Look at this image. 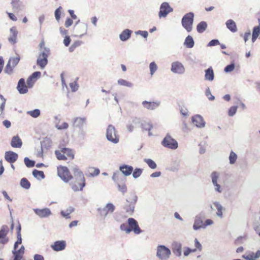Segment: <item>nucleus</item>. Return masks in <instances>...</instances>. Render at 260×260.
<instances>
[{
	"label": "nucleus",
	"mask_w": 260,
	"mask_h": 260,
	"mask_svg": "<svg viewBox=\"0 0 260 260\" xmlns=\"http://www.w3.org/2000/svg\"><path fill=\"white\" fill-rule=\"evenodd\" d=\"M74 180L70 183L72 189L75 192L82 191L85 186V178L83 172L77 167L73 168Z\"/></svg>",
	"instance_id": "obj_1"
},
{
	"label": "nucleus",
	"mask_w": 260,
	"mask_h": 260,
	"mask_svg": "<svg viewBox=\"0 0 260 260\" xmlns=\"http://www.w3.org/2000/svg\"><path fill=\"white\" fill-rule=\"evenodd\" d=\"M112 180L117 184L118 190L123 194L127 191V187L125 184L126 178L118 171L114 172Z\"/></svg>",
	"instance_id": "obj_2"
},
{
	"label": "nucleus",
	"mask_w": 260,
	"mask_h": 260,
	"mask_svg": "<svg viewBox=\"0 0 260 260\" xmlns=\"http://www.w3.org/2000/svg\"><path fill=\"white\" fill-rule=\"evenodd\" d=\"M106 138L107 140L114 144H117L119 142V136L115 127L110 124L106 131Z\"/></svg>",
	"instance_id": "obj_3"
},
{
	"label": "nucleus",
	"mask_w": 260,
	"mask_h": 260,
	"mask_svg": "<svg viewBox=\"0 0 260 260\" xmlns=\"http://www.w3.org/2000/svg\"><path fill=\"white\" fill-rule=\"evenodd\" d=\"M193 18L194 14L192 12H189L186 14L182 18L181 23L182 26L188 32L192 30Z\"/></svg>",
	"instance_id": "obj_4"
},
{
	"label": "nucleus",
	"mask_w": 260,
	"mask_h": 260,
	"mask_svg": "<svg viewBox=\"0 0 260 260\" xmlns=\"http://www.w3.org/2000/svg\"><path fill=\"white\" fill-rule=\"evenodd\" d=\"M50 49L44 47L43 50L41 51L37 60V64L43 69L48 63V57L49 54Z\"/></svg>",
	"instance_id": "obj_5"
},
{
	"label": "nucleus",
	"mask_w": 260,
	"mask_h": 260,
	"mask_svg": "<svg viewBox=\"0 0 260 260\" xmlns=\"http://www.w3.org/2000/svg\"><path fill=\"white\" fill-rule=\"evenodd\" d=\"M164 147L175 150L178 147L177 141L173 138L169 134H167L161 142Z\"/></svg>",
	"instance_id": "obj_6"
},
{
	"label": "nucleus",
	"mask_w": 260,
	"mask_h": 260,
	"mask_svg": "<svg viewBox=\"0 0 260 260\" xmlns=\"http://www.w3.org/2000/svg\"><path fill=\"white\" fill-rule=\"evenodd\" d=\"M156 250V256L160 260H168L171 254V250L165 245L157 246Z\"/></svg>",
	"instance_id": "obj_7"
},
{
	"label": "nucleus",
	"mask_w": 260,
	"mask_h": 260,
	"mask_svg": "<svg viewBox=\"0 0 260 260\" xmlns=\"http://www.w3.org/2000/svg\"><path fill=\"white\" fill-rule=\"evenodd\" d=\"M57 174L60 179L66 183L69 182L73 178V176L66 167H58L57 168Z\"/></svg>",
	"instance_id": "obj_8"
},
{
	"label": "nucleus",
	"mask_w": 260,
	"mask_h": 260,
	"mask_svg": "<svg viewBox=\"0 0 260 260\" xmlns=\"http://www.w3.org/2000/svg\"><path fill=\"white\" fill-rule=\"evenodd\" d=\"M87 28V24L85 23H80V20H79L74 25V30L76 34L75 36H78L80 38L82 37L83 36L86 34Z\"/></svg>",
	"instance_id": "obj_9"
},
{
	"label": "nucleus",
	"mask_w": 260,
	"mask_h": 260,
	"mask_svg": "<svg viewBox=\"0 0 260 260\" xmlns=\"http://www.w3.org/2000/svg\"><path fill=\"white\" fill-rule=\"evenodd\" d=\"M170 70L172 73L179 75H182L185 72V69L183 64L179 61L172 62Z\"/></svg>",
	"instance_id": "obj_10"
},
{
	"label": "nucleus",
	"mask_w": 260,
	"mask_h": 260,
	"mask_svg": "<svg viewBox=\"0 0 260 260\" xmlns=\"http://www.w3.org/2000/svg\"><path fill=\"white\" fill-rule=\"evenodd\" d=\"M173 11V8L170 7L169 3L164 2L160 5L158 16L160 18L162 17L165 18L169 13L172 12Z\"/></svg>",
	"instance_id": "obj_11"
},
{
	"label": "nucleus",
	"mask_w": 260,
	"mask_h": 260,
	"mask_svg": "<svg viewBox=\"0 0 260 260\" xmlns=\"http://www.w3.org/2000/svg\"><path fill=\"white\" fill-rule=\"evenodd\" d=\"M115 209V206L112 203H109L104 208H98V211L101 216L106 217L109 213H112Z\"/></svg>",
	"instance_id": "obj_12"
},
{
	"label": "nucleus",
	"mask_w": 260,
	"mask_h": 260,
	"mask_svg": "<svg viewBox=\"0 0 260 260\" xmlns=\"http://www.w3.org/2000/svg\"><path fill=\"white\" fill-rule=\"evenodd\" d=\"M204 218V213L203 212H201L195 216L194 223L193 224V229L194 230L198 231L201 229H203Z\"/></svg>",
	"instance_id": "obj_13"
},
{
	"label": "nucleus",
	"mask_w": 260,
	"mask_h": 260,
	"mask_svg": "<svg viewBox=\"0 0 260 260\" xmlns=\"http://www.w3.org/2000/svg\"><path fill=\"white\" fill-rule=\"evenodd\" d=\"M142 105L144 108L148 110H154L160 106V102L159 101L153 102L144 101L142 102Z\"/></svg>",
	"instance_id": "obj_14"
},
{
	"label": "nucleus",
	"mask_w": 260,
	"mask_h": 260,
	"mask_svg": "<svg viewBox=\"0 0 260 260\" xmlns=\"http://www.w3.org/2000/svg\"><path fill=\"white\" fill-rule=\"evenodd\" d=\"M192 122L198 128H203L205 126L206 122L203 117L199 114H197L191 117Z\"/></svg>",
	"instance_id": "obj_15"
},
{
	"label": "nucleus",
	"mask_w": 260,
	"mask_h": 260,
	"mask_svg": "<svg viewBox=\"0 0 260 260\" xmlns=\"http://www.w3.org/2000/svg\"><path fill=\"white\" fill-rule=\"evenodd\" d=\"M127 223L132 231H133L135 234H139L142 233V230L139 228L138 223L136 219L133 218H129Z\"/></svg>",
	"instance_id": "obj_16"
},
{
	"label": "nucleus",
	"mask_w": 260,
	"mask_h": 260,
	"mask_svg": "<svg viewBox=\"0 0 260 260\" xmlns=\"http://www.w3.org/2000/svg\"><path fill=\"white\" fill-rule=\"evenodd\" d=\"M33 210L36 215L41 218L48 217L52 214L51 210L47 208L44 209L35 208Z\"/></svg>",
	"instance_id": "obj_17"
},
{
	"label": "nucleus",
	"mask_w": 260,
	"mask_h": 260,
	"mask_svg": "<svg viewBox=\"0 0 260 260\" xmlns=\"http://www.w3.org/2000/svg\"><path fill=\"white\" fill-rule=\"evenodd\" d=\"M9 232V228L7 225H3L0 230V243L5 244L8 242L7 235Z\"/></svg>",
	"instance_id": "obj_18"
},
{
	"label": "nucleus",
	"mask_w": 260,
	"mask_h": 260,
	"mask_svg": "<svg viewBox=\"0 0 260 260\" xmlns=\"http://www.w3.org/2000/svg\"><path fill=\"white\" fill-rule=\"evenodd\" d=\"M18 158V154L14 152L9 151L5 152V158L10 164L14 163L17 160Z\"/></svg>",
	"instance_id": "obj_19"
},
{
	"label": "nucleus",
	"mask_w": 260,
	"mask_h": 260,
	"mask_svg": "<svg viewBox=\"0 0 260 260\" xmlns=\"http://www.w3.org/2000/svg\"><path fill=\"white\" fill-rule=\"evenodd\" d=\"M17 89L20 94H25L28 92V87L25 84V80L21 78L17 84Z\"/></svg>",
	"instance_id": "obj_20"
},
{
	"label": "nucleus",
	"mask_w": 260,
	"mask_h": 260,
	"mask_svg": "<svg viewBox=\"0 0 260 260\" xmlns=\"http://www.w3.org/2000/svg\"><path fill=\"white\" fill-rule=\"evenodd\" d=\"M11 6L14 12H19L24 9V6L20 0H12Z\"/></svg>",
	"instance_id": "obj_21"
},
{
	"label": "nucleus",
	"mask_w": 260,
	"mask_h": 260,
	"mask_svg": "<svg viewBox=\"0 0 260 260\" xmlns=\"http://www.w3.org/2000/svg\"><path fill=\"white\" fill-rule=\"evenodd\" d=\"M86 122L85 117H76L73 120V126L79 129L83 128V126Z\"/></svg>",
	"instance_id": "obj_22"
},
{
	"label": "nucleus",
	"mask_w": 260,
	"mask_h": 260,
	"mask_svg": "<svg viewBox=\"0 0 260 260\" xmlns=\"http://www.w3.org/2000/svg\"><path fill=\"white\" fill-rule=\"evenodd\" d=\"M119 170L125 176H128L132 173L134 168L131 166L123 165L119 167Z\"/></svg>",
	"instance_id": "obj_23"
},
{
	"label": "nucleus",
	"mask_w": 260,
	"mask_h": 260,
	"mask_svg": "<svg viewBox=\"0 0 260 260\" xmlns=\"http://www.w3.org/2000/svg\"><path fill=\"white\" fill-rule=\"evenodd\" d=\"M66 246V242L64 241H57L51 245L52 248L56 251H61L64 249Z\"/></svg>",
	"instance_id": "obj_24"
},
{
	"label": "nucleus",
	"mask_w": 260,
	"mask_h": 260,
	"mask_svg": "<svg viewBox=\"0 0 260 260\" xmlns=\"http://www.w3.org/2000/svg\"><path fill=\"white\" fill-rule=\"evenodd\" d=\"M10 31L11 36L8 38V40L12 44H15L17 42L18 31L16 27L13 26L10 28Z\"/></svg>",
	"instance_id": "obj_25"
},
{
	"label": "nucleus",
	"mask_w": 260,
	"mask_h": 260,
	"mask_svg": "<svg viewBox=\"0 0 260 260\" xmlns=\"http://www.w3.org/2000/svg\"><path fill=\"white\" fill-rule=\"evenodd\" d=\"M173 252L177 256H180L182 254V245L180 242H174L173 244Z\"/></svg>",
	"instance_id": "obj_26"
},
{
	"label": "nucleus",
	"mask_w": 260,
	"mask_h": 260,
	"mask_svg": "<svg viewBox=\"0 0 260 260\" xmlns=\"http://www.w3.org/2000/svg\"><path fill=\"white\" fill-rule=\"evenodd\" d=\"M213 205L215 207L217 210L216 215L222 218L223 217V210H225V209L222 206V205L218 201H215L213 202Z\"/></svg>",
	"instance_id": "obj_27"
},
{
	"label": "nucleus",
	"mask_w": 260,
	"mask_h": 260,
	"mask_svg": "<svg viewBox=\"0 0 260 260\" xmlns=\"http://www.w3.org/2000/svg\"><path fill=\"white\" fill-rule=\"evenodd\" d=\"M205 80L209 81H212L214 79L213 70L211 67L208 68L205 71Z\"/></svg>",
	"instance_id": "obj_28"
},
{
	"label": "nucleus",
	"mask_w": 260,
	"mask_h": 260,
	"mask_svg": "<svg viewBox=\"0 0 260 260\" xmlns=\"http://www.w3.org/2000/svg\"><path fill=\"white\" fill-rule=\"evenodd\" d=\"M22 142L18 136H14L11 142V145L14 148H20L22 146Z\"/></svg>",
	"instance_id": "obj_29"
},
{
	"label": "nucleus",
	"mask_w": 260,
	"mask_h": 260,
	"mask_svg": "<svg viewBox=\"0 0 260 260\" xmlns=\"http://www.w3.org/2000/svg\"><path fill=\"white\" fill-rule=\"evenodd\" d=\"M132 31L125 29L119 35V38L122 41H126L129 39L131 36Z\"/></svg>",
	"instance_id": "obj_30"
},
{
	"label": "nucleus",
	"mask_w": 260,
	"mask_h": 260,
	"mask_svg": "<svg viewBox=\"0 0 260 260\" xmlns=\"http://www.w3.org/2000/svg\"><path fill=\"white\" fill-rule=\"evenodd\" d=\"M138 197L136 195L133 197L132 201L130 203L128 207L126 208V211L128 213H133L135 209V204L137 202Z\"/></svg>",
	"instance_id": "obj_31"
},
{
	"label": "nucleus",
	"mask_w": 260,
	"mask_h": 260,
	"mask_svg": "<svg viewBox=\"0 0 260 260\" xmlns=\"http://www.w3.org/2000/svg\"><path fill=\"white\" fill-rule=\"evenodd\" d=\"M100 171L98 168L90 167L88 169L85 174L89 177H94L99 175Z\"/></svg>",
	"instance_id": "obj_32"
},
{
	"label": "nucleus",
	"mask_w": 260,
	"mask_h": 260,
	"mask_svg": "<svg viewBox=\"0 0 260 260\" xmlns=\"http://www.w3.org/2000/svg\"><path fill=\"white\" fill-rule=\"evenodd\" d=\"M59 148L61 150V152L64 154V155H67L68 156L71 157V158H74V153L72 149L61 147L60 145L59 146Z\"/></svg>",
	"instance_id": "obj_33"
},
{
	"label": "nucleus",
	"mask_w": 260,
	"mask_h": 260,
	"mask_svg": "<svg viewBox=\"0 0 260 260\" xmlns=\"http://www.w3.org/2000/svg\"><path fill=\"white\" fill-rule=\"evenodd\" d=\"M194 42L193 38L191 36L188 35L185 39L184 45L187 48H191L194 46Z\"/></svg>",
	"instance_id": "obj_34"
},
{
	"label": "nucleus",
	"mask_w": 260,
	"mask_h": 260,
	"mask_svg": "<svg viewBox=\"0 0 260 260\" xmlns=\"http://www.w3.org/2000/svg\"><path fill=\"white\" fill-rule=\"evenodd\" d=\"M225 24L227 28L232 32H235L237 30L236 23L233 20H228Z\"/></svg>",
	"instance_id": "obj_35"
},
{
	"label": "nucleus",
	"mask_w": 260,
	"mask_h": 260,
	"mask_svg": "<svg viewBox=\"0 0 260 260\" xmlns=\"http://www.w3.org/2000/svg\"><path fill=\"white\" fill-rule=\"evenodd\" d=\"M210 177H211L212 183L213 186L216 185L217 184H219L218 183V180L219 178V173L218 172H216V171L213 172L211 174Z\"/></svg>",
	"instance_id": "obj_36"
},
{
	"label": "nucleus",
	"mask_w": 260,
	"mask_h": 260,
	"mask_svg": "<svg viewBox=\"0 0 260 260\" xmlns=\"http://www.w3.org/2000/svg\"><path fill=\"white\" fill-rule=\"evenodd\" d=\"M141 126L142 128L144 130L149 131V136L152 135V134L150 132V131L152 129L153 126H152V124L150 122L143 121V122L141 123Z\"/></svg>",
	"instance_id": "obj_37"
},
{
	"label": "nucleus",
	"mask_w": 260,
	"mask_h": 260,
	"mask_svg": "<svg viewBox=\"0 0 260 260\" xmlns=\"http://www.w3.org/2000/svg\"><path fill=\"white\" fill-rule=\"evenodd\" d=\"M207 28V24L205 21H201L200 22L197 26V30L198 32L202 33Z\"/></svg>",
	"instance_id": "obj_38"
},
{
	"label": "nucleus",
	"mask_w": 260,
	"mask_h": 260,
	"mask_svg": "<svg viewBox=\"0 0 260 260\" xmlns=\"http://www.w3.org/2000/svg\"><path fill=\"white\" fill-rule=\"evenodd\" d=\"M32 175L34 177L36 178L38 180L44 179L45 177L44 173L43 171H39L36 169L32 171Z\"/></svg>",
	"instance_id": "obj_39"
},
{
	"label": "nucleus",
	"mask_w": 260,
	"mask_h": 260,
	"mask_svg": "<svg viewBox=\"0 0 260 260\" xmlns=\"http://www.w3.org/2000/svg\"><path fill=\"white\" fill-rule=\"evenodd\" d=\"M20 185L23 188L28 189L30 187V183L26 178H23L21 179Z\"/></svg>",
	"instance_id": "obj_40"
},
{
	"label": "nucleus",
	"mask_w": 260,
	"mask_h": 260,
	"mask_svg": "<svg viewBox=\"0 0 260 260\" xmlns=\"http://www.w3.org/2000/svg\"><path fill=\"white\" fill-rule=\"evenodd\" d=\"M144 161L152 169H155L157 167L156 163L150 158H144Z\"/></svg>",
	"instance_id": "obj_41"
},
{
	"label": "nucleus",
	"mask_w": 260,
	"mask_h": 260,
	"mask_svg": "<svg viewBox=\"0 0 260 260\" xmlns=\"http://www.w3.org/2000/svg\"><path fill=\"white\" fill-rule=\"evenodd\" d=\"M74 211V208L72 207H69L66 211H61L60 213L61 215L66 218H70V214Z\"/></svg>",
	"instance_id": "obj_42"
},
{
	"label": "nucleus",
	"mask_w": 260,
	"mask_h": 260,
	"mask_svg": "<svg viewBox=\"0 0 260 260\" xmlns=\"http://www.w3.org/2000/svg\"><path fill=\"white\" fill-rule=\"evenodd\" d=\"M117 83L120 85L127 87H132L133 86V84L132 83L122 79H119L117 81Z\"/></svg>",
	"instance_id": "obj_43"
},
{
	"label": "nucleus",
	"mask_w": 260,
	"mask_h": 260,
	"mask_svg": "<svg viewBox=\"0 0 260 260\" xmlns=\"http://www.w3.org/2000/svg\"><path fill=\"white\" fill-rule=\"evenodd\" d=\"M157 69V65L154 61H152L149 64L150 73L151 76L154 75Z\"/></svg>",
	"instance_id": "obj_44"
},
{
	"label": "nucleus",
	"mask_w": 260,
	"mask_h": 260,
	"mask_svg": "<svg viewBox=\"0 0 260 260\" xmlns=\"http://www.w3.org/2000/svg\"><path fill=\"white\" fill-rule=\"evenodd\" d=\"M6 99L2 94H0V115L2 114L5 109L6 104Z\"/></svg>",
	"instance_id": "obj_45"
},
{
	"label": "nucleus",
	"mask_w": 260,
	"mask_h": 260,
	"mask_svg": "<svg viewBox=\"0 0 260 260\" xmlns=\"http://www.w3.org/2000/svg\"><path fill=\"white\" fill-rule=\"evenodd\" d=\"M55 155L56 156V158L58 160H66L67 159V158L66 156V155H64V154L62 153V152H61V150L60 149L55 150Z\"/></svg>",
	"instance_id": "obj_46"
},
{
	"label": "nucleus",
	"mask_w": 260,
	"mask_h": 260,
	"mask_svg": "<svg viewBox=\"0 0 260 260\" xmlns=\"http://www.w3.org/2000/svg\"><path fill=\"white\" fill-rule=\"evenodd\" d=\"M24 162L25 166L27 168H32L35 165V161L32 160H30L28 157H25L24 158Z\"/></svg>",
	"instance_id": "obj_47"
},
{
	"label": "nucleus",
	"mask_w": 260,
	"mask_h": 260,
	"mask_svg": "<svg viewBox=\"0 0 260 260\" xmlns=\"http://www.w3.org/2000/svg\"><path fill=\"white\" fill-rule=\"evenodd\" d=\"M27 114L33 118H37L40 115V111L39 109H36L32 111H27Z\"/></svg>",
	"instance_id": "obj_48"
},
{
	"label": "nucleus",
	"mask_w": 260,
	"mask_h": 260,
	"mask_svg": "<svg viewBox=\"0 0 260 260\" xmlns=\"http://www.w3.org/2000/svg\"><path fill=\"white\" fill-rule=\"evenodd\" d=\"M14 68V67H13L9 62H8L5 68L4 72L6 74L11 75L13 73Z\"/></svg>",
	"instance_id": "obj_49"
},
{
	"label": "nucleus",
	"mask_w": 260,
	"mask_h": 260,
	"mask_svg": "<svg viewBox=\"0 0 260 260\" xmlns=\"http://www.w3.org/2000/svg\"><path fill=\"white\" fill-rule=\"evenodd\" d=\"M237 159V154L232 151L230 152V156H229V160H230V164L231 165L234 164Z\"/></svg>",
	"instance_id": "obj_50"
},
{
	"label": "nucleus",
	"mask_w": 260,
	"mask_h": 260,
	"mask_svg": "<svg viewBox=\"0 0 260 260\" xmlns=\"http://www.w3.org/2000/svg\"><path fill=\"white\" fill-rule=\"evenodd\" d=\"M133 172V177L135 179H136L141 175L143 172V169L140 168H136Z\"/></svg>",
	"instance_id": "obj_51"
},
{
	"label": "nucleus",
	"mask_w": 260,
	"mask_h": 260,
	"mask_svg": "<svg viewBox=\"0 0 260 260\" xmlns=\"http://www.w3.org/2000/svg\"><path fill=\"white\" fill-rule=\"evenodd\" d=\"M20 60L19 57H11L10 58L8 62L10 63L13 67H15L18 63Z\"/></svg>",
	"instance_id": "obj_52"
},
{
	"label": "nucleus",
	"mask_w": 260,
	"mask_h": 260,
	"mask_svg": "<svg viewBox=\"0 0 260 260\" xmlns=\"http://www.w3.org/2000/svg\"><path fill=\"white\" fill-rule=\"evenodd\" d=\"M235 67V63L232 62L231 64L226 66L224 68V71L225 73H230V72H231L232 71H233L234 70Z\"/></svg>",
	"instance_id": "obj_53"
},
{
	"label": "nucleus",
	"mask_w": 260,
	"mask_h": 260,
	"mask_svg": "<svg viewBox=\"0 0 260 260\" xmlns=\"http://www.w3.org/2000/svg\"><path fill=\"white\" fill-rule=\"evenodd\" d=\"M62 10L61 7H59L57 9H56L55 11V17L57 21H59L60 18V15H61V11Z\"/></svg>",
	"instance_id": "obj_54"
},
{
	"label": "nucleus",
	"mask_w": 260,
	"mask_h": 260,
	"mask_svg": "<svg viewBox=\"0 0 260 260\" xmlns=\"http://www.w3.org/2000/svg\"><path fill=\"white\" fill-rule=\"evenodd\" d=\"M120 229L121 231H125L127 234L129 233L132 231V230L127 226L126 223L121 224Z\"/></svg>",
	"instance_id": "obj_55"
},
{
	"label": "nucleus",
	"mask_w": 260,
	"mask_h": 260,
	"mask_svg": "<svg viewBox=\"0 0 260 260\" xmlns=\"http://www.w3.org/2000/svg\"><path fill=\"white\" fill-rule=\"evenodd\" d=\"M86 132L83 129V128L79 129V131L78 133V137L80 140H84L85 138Z\"/></svg>",
	"instance_id": "obj_56"
},
{
	"label": "nucleus",
	"mask_w": 260,
	"mask_h": 260,
	"mask_svg": "<svg viewBox=\"0 0 260 260\" xmlns=\"http://www.w3.org/2000/svg\"><path fill=\"white\" fill-rule=\"evenodd\" d=\"M70 86L71 88V90L73 92L76 91L79 88V86L77 83V81H74L72 83H70Z\"/></svg>",
	"instance_id": "obj_57"
},
{
	"label": "nucleus",
	"mask_w": 260,
	"mask_h": 260,
	"mask_svg": "<svg viewBox=\"0 0 260 260\" xmlns=\"http://www.w3.org/2000/svg\"><path fill=\"white\" fill-rule=\"evenodd\" d=\"M81 45V42L76 41L74 42L69 48L70 52H72L74 51L76 48L79 46Z\"/></svg>",
	"instance_id": "obj_58"
},
{
	"label": "nucleus",
	"mask_w": 260,
	"mask_h": 260,
	"mask_svg": "<svg viewBox=\"0 0 260 260\" xmlns=\"http://www.w3.org/2000/svg\"><path fill=\"white\" fill-rule=\"evenodd\" d=\"M237 110V106H232L231 107L229 110L228 114L230 116H233L236 113Z\"/></svg>",
	"instance_id": "obj_59"
},
{
	"label": "nucleus",
	"mask_w": 260,
	"mask_h": 260,
	"mask_svg": "<svg viewBox=\"0 0 260 260\" xmlns=\"http://www.w3.org/2000/svg\"><path fill=\"white\" fill-rule=\"evenodd\" d=\"M205 94L207 96H208V99L210 101H213L215 99L214 96L211 94L210 88L209 87L206 89Z\"/></svg>",
	"instance_id": "obj_60"
},
{
	"label": "nucleus",
	"mask_w": 260,
	"mask_h": 260,
	"mask_svg": "<svg viewBox=\"0 0 260 260\" xmlns=\"http://www.w3.org/2000/svg\"><path fill=\"white\" fill-rule=\"evenodd\" d=\"M35 82V80L34 79L31 78L30 76L29 77L26 81L27 87L31 88L33 86Z\"/></svg>",
	"instance_id": "obj_61"
},
{
	"label": "nucleus",
	"mask_w": 260,
	"mask_h": 260,
	"mask_svg": "<svg viewBox=\"0 0 260 260\" xmlns=\"http://www.w3.org/2000/svg\"><path fill=\"white\" fill-rule=\"evenodd\" d=\"M259 34H260V25L254 26L253 28L252 35L258 37Z\"/></svg>",
	"instance_id": "obj_62"
},
{
	"label": "nucleus",
	"mask_w": 260,
	"mask_h": 260,
	"mask_svg": "<svg viewBox=\"0 0 260 260\" xmlns=\"http://www.w3.org/2000/svg\"><path fill=\"white\" fill-rule=\"evenodd\" d=\"M220 44L219 41L217 39H213L210 41L207 44L208 47L215 46Z\"/></svg>",
	"instance_id": "obj_63"
},
{
	"label": "nucleus",
	"mask_w": 260,
	"mask_h": 260,
	"mask_svg": "<svg viewBox=\"0 0 260 260\" xmlns=\"http://www.w3.org/2000/svg\"><path fill=\"white\" fill-rule=\"evenodd\" d=\"M12 253L14 255V259L13 260H21L23 257V255L17 253L16 252V250H13Z\"/></svg>",
	"instance_id": "obj_64"
}]
</instances>
